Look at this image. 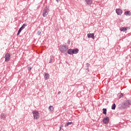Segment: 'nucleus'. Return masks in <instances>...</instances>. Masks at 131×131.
I'll return each mask as SVG.
<instances>
[{
	"label": "nucleus",
	"instance_id": "1",
	"mask_svg": "<svg viewBox=\"0 0 131 131\" xmlns=\"http://www.w3.org/2000/svg\"><path fill=\"white\" fill-rule=\"evenodd\" d=\"M59 50L62 54L67 55V51H68V46L65 45H62L60 46Z\"/></svg>",
	"mask_w": 131,
	"mask_h": 131
},
{
	"label": "nucleus",
	"instance_id": "2",
	"mask_svg": "<svg viewBox=\"0 0 131 131\" xmlns=\"http://www.w3.org/2000/svg\"><path fill=\"white\" fill-rule=\"evenodd\" d=\"M131 105L130 100H126L122 103V107L123 109H127Z\"/></svg>",
	"mask_w": 131,
	"mask_h": 131
},
{
	"label": "nucleus",
	"instance_id": "3",
	"mask_svg": "<svg viewBox=\"0 0 131 131\" xmlns=\"http://www.w3.org/2000/svg\"><path fill=\"white\" fill-rule=\"evenodd\" d=\"M32 114L34 119H38L39 118V113L37 111H33Z\"/></svg>",
	"mask_w": 131,
	"mask_h": 131
},
{
	"label": "nucleus",
	"instance_id": "4",
	"mask_svg": "<svg viewBox=\"0 0 131 131\" xmlns=\"http://www.w3.org/2000/svg\"><path fill=\"white\" fill-rule=\"evenodd\" d=\"M49 12H50V10L46 7L43 11V14H42L43 17H47V16L49 15Z\"/></svg>",
	"mask_w": 131,
	"mask_h": 131
},
{
	"label": "nucleus",
	"instance_id": "5",
	"mask_svg": "<svg viewBox=\"0 0 131 131\" xmlns=\"http://www.w3.org/2000/svg\"><path fill=\"white\" fill-rule=\"evenodd\" d=\"M5 62H9L10 59H11V54L10 53H7L5 55Z\"/></svg>",
	"mask_w": 131,
	"mask_h": 131
},
{
	"label": "nucleus",
	"instance_id": "6",
	"mask_svg": "<svg viewBox=\"0 0 131 131\" xmlns=\"http://www.w3.org/2000/svg\"><path fill=\"white\" fill-rule=\"evenodd\" d=\"M103 122L104 123V124H108L109 123V117H104L103 119Z\"/></svg>",
	"mask_w": 131,
	"mask_h": 131
},
{
	"label": "nucleus",
	"instance_id": "7",
	"mask_svg": "<svg viewBox=\"0 0 131 131\" xmlns=\"http://www.w3.org/2000/svg\"><path fill=\"white\" fill-rule=\"evenodd\" d=\"M87 36L88 38H93V39H95V35L94 33H89Z\"/></svg>",
	"mask_w": 131,
	"mask_h": 131
},
{
	"label": "nucleus",
	"instance_id": "8",
	"mask_svg": "<svg viewBox=\"0 0 131 131\" xmlns=\"http://www.w3.org/2000/svg\"><path fill=\"white\" fill-rule=\"evenodd\" d=\"M26 26H27V25L24 24L23 25V26H21V27L18 30V33H20L21 32V31H22V30H23L24 29V28H25V27H26Z\"/></svg>",
	"mask_w": 131,
	"mask_h": 131
},
{
	"label": "nucleus",
	"instance_id": "9",
	"mask_svg": "<svg viewBox=\"0 0 131 131\" xmlns=\"http://www.w3.org/2000/svg\"><path fill=\"white\" fill-rule=\"evenodd\" d=\"M73 54L76 55V54H78V52H79V50L77 48H75L74 49H72Z\"/></svg>",
	"mask_w": 131,
	"mask_h": 131
},
{
	"label": "nucleus",
	"instance_id": "10",
	"mask_svg": "<svg viewBox=\"0 0 131 131\" xmlns=\"http://www.w3.org/2000/svg\"><path fill=\"white\" fill-rule=\"evenodd\" d=\"M44 78L45 80H48L49 78H50V75L48 74L47 73H45L44 74Z\"/></svg>",
	"mask_w": 131,
	"mask_h": 131
},
{
	"label": "nucleus",
	"instance_id": "11",
	"mask_svg": "<svg viewBox=\"0 0 131 131\" xmlns=\"http://www.w3.org/2000/svg\"><path fill=\"white\" fill-rule=\"evenodd\" d=\"M116 12L117 15H121V14H122V10L120 9H117Z\"/></svg>",
	"mask_w": 131,
	"mask_h": 131
},
{
	"label": "nucleus",
	"instance_id": "12",
	"mask_svg": "<svg viewBox=\"0 0 131 131\" xmlns=\"http://www.w3.org/2000/svg\"><path fill=\"white\" fill-rule=\"evenodd\" d=\"M48 110H49V111H50V112H54V110H55V108H54V106H53V105H50L49 106Z\"/></svg>",
	"mask_w": 131,
	"mask_h": 131
},
{
	"label": "nucleus",
	"instance_id": "13",
	"mask_svg": "<svg viewBox=\"0 0 131 131\" xmlns=\"http://www.w3.org/2000/svg\"><path fill=\"white\" fill-rule=\"evenodd\" d=\"M128 29H129V27H122L120 28L121 31L123 32L126 31Z\"/></svg>",
	"mask_w": 131,
	"mask_h": 131
},
{
	"label": "nucleus",
	"instance_id": "14",
	"mask_svg": "<svg viewBox=\"0 0 131 131\" xmlns=\"http://www.w3.org/2000/svg\"><path fill=\"white\" fill-rule=\"evenodd\" d=\"M67 53L69 54V55H73L72 49H68Z\"/></svg>",
	"mask_w": 131,
	"mask_h": 131
},
{
	"label": "nucleus",
	"instance_id": "15",
	"mask_svg": "<svg viewBox=\"0 0 131 131\" xmlns=\"http://www.w3.org/2000/svg\"><path fill=\"white\" fill-rule=\"evenodd\" d=\"M87 5H91L93 4V1L92 0H84Z\"/></svg>",
	"mask_w": 131,
	"mask_h": 131
},
{
	"label": "nucleus",
	"instance_id": "16",
	"mask_svg": "<svg viewBox=\"0 0 131 131\" xmlns=\"http://www.w3.org/2000/svg\"><path fill=\"white\" fill-rule=\"evenodd\" d=\"M6 117H7V115H5V114H2L1 115V119H5Z\"/></svg>",
	"mask_w": 131,
	"mask_h": 131
},
{
	"label": "nucleus",
	"instance_id": "17",
	"mask_svg": "<svg viewBox=\"0 0 131 131\" xmlns=\"http://www.w3.org/2000/svg\"><path fill=\"white\" fill-rule=\"evenodd\" d=\"M103 114H104V115H107V108H103Z\"/></svg>",
	"mask_w": 131,
	"mask_h": 131
},
{
	"label": "nucleus",
	"instance_id": "18",
	"mask_svg": "<svg viewBox=\"0 0 131 131\" xmlns=\"http://www.w3.org/2000/svg\"><path fill=\"white\" fill-rule=\"evenodd\" d=\"M71 124H73V122H69L66 124L65 127H67V126H68L69 125H70Z\"/></svg>",
	"mask_w": 131,
	"mask_h": 131
},
{
	"label": "nucleus",
	"instance_id": "19",
	"mask_svg": "<svg viewBox=\"0 0 131 131\" xmlns=\"http://www.w3.org/2000/svg\"><path fill=\"white\" fill-rule=\"evenodd\" d=\"M115 108H116V104L115 103H114L112 106V110H115Z\"/></svg>",
	"mask_w": 131,
	"mask_h": 131
},
{
	"label": "nucleus",
	"instance_id": "20",
	"mask_svg": "<svg viewBox=\"0 0 131 131\" xmlns=\"http://www.w3.org/2000/svg\"><path fill=\"white\" fill-rule=\"evenodd\" d=\"M125 15L126 16H130V11H126L125 12Z\"/></svg>",
	"mask_w": 131,
	"mask_h": 131
},
{
	"label": "nucleus",
	"instance_id": "21",
	"mask_svg": "<svg viewBox=\"0 0 131 131\" xmlns=\"http://www.w3.org/2000/svg\"><path fill=\"white\" fill-rule=\"evenodd\" d=\"M119 97L120 99V98H122V97H123V94H122V93L119 94Z\"/></svg>",
	"mask_w": 131,
	"mask_h": 131
},
{
	"label": "nucleus",
	"instance_id": "22",
	"mask_svg": "<svg viewBox=\"0 0 131 131\" xmlns=\"http://www.w3.org/2000/svg\"><path fill=\"white\" fill-rule=\"evenodd\" d=\"M52 62H53V58H52V56H50L49 63H52Z\"/></svg>",
	"mask_w": 131,
	"mask_h": 131
},
{
	"label": "nucleus",
	"instance_id": "23",
	"mask_svg": "<svg viewBox=\"0 0 131 131\" xmlns=\"http://www.w3.org/2000/svg\"><path fill=\"white\" fill-rule=\"evenodd\" d=\"M31 69H32V68L31 67H29L28 68V70H29V71L30 70H31Z\"/></svg>",
	"mask_w": 131,
	"mask_h": 131
},
{
	"label": "nucleus",
	"instance_id": "24",
	"mask_svg": "<svg viewBox=\"0 0 131 131\" xmlns=\"http://www.w3.org/2000/svg\"><path fill=\"white\" fill-rule=\"evenodd\" d=\"M60 94H61V91H59V92H58V95H60Z\"/></svg>",
	"mask_w": 131,
	"mask_h": 131
},
{
	"label": "nucleus",
	"instance_id": "25",
	"mask_svg": "<svg viewBox=\"0 0 131 131\" xmlns=\"http://www.w3.org/2000/svg\"><path fill=\"white\" fill-rule=\"evenodd\" d=\"M86 66H87L88 67H89L90 66V64L86 63Z\"/></svg>",
	"mask_w": 131,
	"mask_h": 131
},
{
	"label": "nucleus",
	"instance_id": "26",
	"mask_svg": "<svg viewBox=\"0 0 131 131\" xmlns=\"http://www.w3.org/2000/svg\"><path fill=\"white\" fill-rule=\"evenodd\" d=\"M59 128H60L59 131H61V129H62V128L60 126Z\"/></svg>",
	"mask_w": 131,
	"mask_h": 131
},
{
	"label": "nucleus",
	"instance_id": "27",
	"mask_svg": "<svg viewBox=\"0 0 131 131\" xmlns=\"http://www.w3.org/2000/svg\"><path fill=\"white\" fill-rule=\"evenodd\" d=\"M20 35V33H17V36H18V35Z\"/></svg>",
	"mask_w": 131,
	"mask_h": 131
},
{
	"label": "nucleus",
	"instance_id": "28",
	"mask_svg": "<svg viewBox=\"0 0 131 131\" xmlns=\"http://www.w3.org/2000/svg\"><path fill=\"white\" fill-rule=\"evenodd\" d=\"M60 127H61V128H62V127H63V125H61L60 126Z\"/></svg>",
	"mask_w": 131,
	"mask_h": 131
},
{
	"label": "nucleus",
	"instance_id": "29",
	"mask_svg": "<svg viewBox=\"0 0 131 131\" xmlns=\"http://www.w3.org/2000/svg\"><path fill=\"white\" fill-rule=\"evenodd\" d=\"M56 2H59L60 0H56Z\"/></svg>",
	"mask_w": 131,
	"mask_h": 131
},
{
	"label": "nucleus",
	"instance_id": "30",
	"mask_svg": "<svg viewBox=\"0 0 131 131\" xmlns=\"http://www.w3.org/2000/svg\"><path fill=\"white\" fill-rule=\"evenodd\" d=\"M38 33H40V32H39V31H38Z\"/></svg>",
	"mask_w": 131,
	"mask_h": 131
},
{
	"label": "nucleus",
	"instance_id": "31",
	"mask_svg": "<svg viewBox=\"0 0 131 131\" xmlns=\"http://www.w3.org/2000/svg\"><path fill=\"white\" fill-rule=\"evenodd\" d=\"M38 35H40V33H39V34H38Z\"/></svg>",
	"mask_w": 131,
	"mask_h": 131
}]
</instances>
